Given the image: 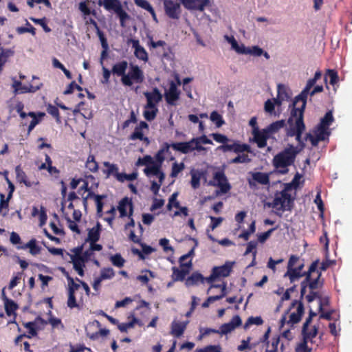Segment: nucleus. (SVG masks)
I'll return each instance as SVG.
<instances>
[{
	"label": "nucleus",
	"mask_w": 352,
	"mask_h": 352,
	"mask_svg": "<svg viewBox=\"0 0 352 352\" xmlns=\"http://www.w3.org/2000/svg\"><path fill=\"white\" fill-rule=\"evenodd\" d=\"M316 136H314L309 140L313 146H316L320 141H323L325 139L324 133L318 131L317 129L315 131Z\"/></svg>",
	"instance_id": "nucleus-56"
},
{
	"label": "nucleus",
	"mask_w": 352,
	"mask_h": 352,
	"mask_svg": "<svg viewBox=\"0 0 352 352\" xmlns=\"http://www.w3.org/2000/svg\"><path fill=\"white\" fill-rule=\"evenodd\" d=\"M21 248H23V249L29 248L30 253L32 255H36V254H39L41 250V248L36 245V240L35 239H32L31 240H30Z\"/></svg>",
	"instance_id": "nucleus-37"
},
{
	"label": "nucleus",
	"mask_w": 352,
	"mask_h": 352,
	"mask_svg": "<svg viewBox=\"0 0 352 352\" xmlns=\"http://www.w3.org/2000/svg\"><path fill=\"white\" fill-rule=\"evenodd\" d=\"M132 47L134 48V55L139 60L147 62L148 60V53L146 50L140 45V42L136 39H131Z\"/></svg>",
	"instance_id": "nucleus-19"
},
{
	"label": "nucleus",
	"mask_w": 352,
	"mask_h": 352,
	"mask_svg": "<svg viewBox=\"0 0 352 352\" xmlns=\"http://www.w3.org/2000/svg\"><path fill=\"white\" fill-rule=\"evenodd\" d=\"M188 324V321L179 322L173 320L171 323L170 334L175 338H179L184 333L186 327Z\"/></svg>",
	"instance_id": "nucleus-20"
},
{
	"label": "nucleus",
	"mask_w": 352,
	"mask_h": 352,
	"mask_svg": "<svg viewBox=\"0 0 352 352\" xmlns=\"http://www.w3.org/2000/svg\"><path fill=\"white\" fill-rule=\"evenodd\" d=\"M144 76L143 72L138 65H131L129 71L121 78L122 84L125 86L130 87L133 83H141L144 81Z\"/></svg>",
	"instance_id": "nucleus-6"
},
{
	"label": "nucleus",
	"mask_w": 352,
	"mask_h": 352,
	"mask_svg": "<svg viewBox=\"0 0 352 352\" xmlns=\"http://www.w3.org/2000/svg\"><path fill=\"white\" fill-rule=\"evenodd\" d=\"M179 89H168V91L165 92L164 96L168 104L175 105V101L179 98Z\"/></svg>",
	"instance_id": "nucleus-30"
},
{
	"label": "nucleus",
	"mask_w": 352,
	"mask_h": 352,
	"mask_svg": "<svg viewBox=\"0 0 352 352\" xmlns=\"http://www.w3.org/2000/svg\"><path fill=\"white\" fill-rule=\"evenodd\" d=\"M297 305L296 311L293 312L289 316V319L287 320V324H290L292 327L298 323L304 314V305L300 300H294L291 303L288 309L289 311Z\"/></svg>",
	"instance_id": "nucleus-9"
},
{
	"label": "nucleus",
	"mask_w": 352,
	"mask_h": 352,
	"mask_svg": "<svg viewBox=\"0 0 352 352\" xmlns=\"http://www.w3.org/2000/svg\"><path fill=\"white\" fill-rule=\"evenodd\" d=\"M213 178L216 183L210 182V184L219 187L222 193H227L231 189V186L223 171L214 173Z\"/></svg>",
	"instance_id": "nucleus-10"
},
{
	"label": "nucleus",
	"mask_w": 352,
	"mask_h": 352,
	"mask_svg": "<svg viewBox=\"0 0 352 352\" xmlns=\"http://www.w3.org/2000/svg\"><path fill=\"white\" fill-rule=\"evenodd\" d=\"M101 226L100 223H97L96 226L90 230L88 232L87 239L86 241L89 242H97L100 236V228Z\"/></svg>",
	"instance_id": "nucleus-31"
},
{
	"label": "nucleus",
	"mask_w": 352,
	"mask_h": 352,
	"mask_svg": "<svg viewBox=\"0 0 352 352\" xmlns=\"http://www.w3.org/2000/svg\"><path fill=\"white\" fill-rule=\"evenodd\" d=\"M99 4L102 5L108 11H113L120 19V25L125 27V22L130 19V16L123 10L120 0H103Z\"/></svg>",
	"instance_id": "nucleus-3"
},
{
	"label": "nucleus",
	"mask_w": 352,
	"mask_h": 352,
	"mask_svg": "<svg viewBox=\"0 0 352 352\" xmlns=\"http://www.w3.org/2000/svg\"><path fill=\"white\" fill-rule=\"evenodd\" d=\"M191 181L190 184L193 189H197L200 186V180L203 176V173L199 170H192L190 171Z\"/></svg>",
	"instance_id": "nucleus-34"
},
{
	"label": "nucleus",
	"mask_w": 352,
	"mask_h": 352,
	"mask_svg": "<svg viewBox=\"0 0 352 352\" xmlns=\"http://www.w3.org/2000/svg\"><path fill=\"white\" fill-rule=\"evenodd\" d=\"M186 144L188 146L190 152H192L195 150L197 151H203L204 148L201 145H199V142H197V139L193 138L188 142H185Z\"/></svg>",
	"instance_id": "nucleus-50"
},
{
	"label": "nucleus",
	"mask_w": 352,
	"mask_h": 352,
	"mask_svg": "<svg viewBox=\"0 0 352 352\" xmlns=\"http://www.w3.org/2000/svg\"><path fill=\"white\" fill-rule=\"evenodd\" d=\"M173 270V279L175 281H182L185 280L186 275L189 273L190 268L182 267L179 269L176 267L172 268Z\"/></svg>",
	"instance_id": "nucleus-29"
},
{
	"label": "nucleus",
	"mask_w": 352,
	"mask_h": 352,
	"mask_svg": "<svg viewBox=\"0 0 352 352\" xmlns=\"http://www.w3.org/2000/svg\"><path fill=\"white\" fill-rule=\"evenodd\" d=\"M120 217H128L130 218L133 213V206L131 199L127 197L122 199L118 206Z\"/></svg>",
	"instance_id": "nucleus-11"
},
{
	"label": "nucleus",
	"mask_w": 352,
	"mask_h": 352,
	"mask_svg": "<svg viewBox=\"0 0 352 352\" xmlns=\"http://www.w3.org/2000/svg\"><path fill=\"white\" fill-rule=\"evenodd\" d=\"M277 96L273 98L277 106H280L283 101L288 100L289 96L287 92V89H277Z\"/></svg>",
	"instance_id": "nucleus-38"
},
{
	"label": "nucleus",
	"mask_w": 352,
	"mask_h": 352,
	"mask_svg": "<svg viewBox=\"0 0 352 352\" xmlns=\"http://www.w3.org/2000/svg\"><path fill=\"white\" fill-rule=\"evenodd\" d=\"M319 260H316L311 264L307 272H305V278L301 282L300 286V298H302L306 293V289L309 287L311 274L316 271L318 266Z\"/></svg>",
	"instance_id": "nucleus-15"
},
{
	"label": "nucleus",
	"mask_w": 352,
	"mask_h": 352,
	"mask_svg": "<svg viewBox=\"0 0 352 352\" xmlns=\"http://www.w3.org/2000/svg\"><path fill=\"white\" fill-rule=\"evenodd\" d=\"M127 67V61L122 60L113 65L111 69V72L113 75L121 77V78H124V76L126 75Z\"/></svg>",
	"instance_id": "nucleus-25"
},
{
	"label": "nucleus",
	"mask_w": 352,
	"mask_h": 352,
	"mask_svg": "<svg viewBox=\"0 0 352 352\" xmlns=\"http://www.w3.org/2000/svg\"><path fill=\"white\" fill-rule=\"evenodd\" d=\"M298 133L295 135L296 141L298 142V144L300 146L301 148H304L305 144L304 140L302 139V134L305 129V125L298 124Z\"/></svg>",
	"instance_id": "nucleus-60"
},
{
	"label": "nucleus",
	"mask_w": 352,
	"mask_h": 352,
	"mask_svg": "<svg viewBox=\"0 0 352 352\" xmlns=\"http://www.w3.org/2000/svg\"><path fill=\"white\" fill-rule=\"evenodd\" d=\"M312 348L309 347L305 342L298 343L296 348L295 352H311Z\"/></svg>",
	"instance_id": "nucleus-64"
},
{
	"label": "nucleus",
	"mask_w": 352,
	"mask_h": 352,
	"mask_svg": "<svg viewBox=\"0 0 352 352\" xmlns=\"http://www.w3.org/2000/svg\"><path fill=\"white\" fill-rule=\"evenodd\" d=\"M144 96L147 100L144 108L157 107V104L162 100V97L159 89H153L152 92H145Z\"/></svg>",
	"instance_id": "nucleus-16"
},
{
	"label": "nucleus",
	"mask_w": 352,
	"mask_h": 352,
	"mask_svg": "<svg viewBox=\"0 0 352 352\" xmlns=\"http://www.w3.org/2000/svg\"><path fill=\"white\" fill-rule=\"evenodd\" d=\"M210 119L217 127H221L225 123L222 116L217 111H213L210 113Z\"/></svg>",
	"instance_id": "nucleus-45"
},
{
	"label": "nucleus",
	"mask_w": 352,
	"mask_h": 352,
	"mask_svg": "<svg viewBox=\"0 0 352 352\" xmlns=\"http://www.w3.org/2000/svg\"><path fill=\"white\" fill-rule=\"evenodd\" d=\"M277 228H272L267 230V232L260 233L257 234L258 241L261 243H264L271 236L272 233Z\"/></svg>",
	"instance_id": "nucleus-61"
},
{
	"label": "nucleus",
	"mask_w": 352,
	"mask_h": 352,
	"mask_svg": "<svg viewBox=\"0 0 352 352\" xmlns=\"http://www.w3.org/2000/svg\"><path fill=\"white\" fill-rule=\"evenodd\" d=\"M160 168V164H157L156 162H154L151 165L146 166L144 169V173L147 177H149L151 175H155L157 173H159V170Z\"/></svg>",
	"instance_id": "nucleus-41"
},
{
	"label": "nucleus",
	"mask_w": 352,
	"mask_h": 352,
	"mask_svg": "<svg viewBox=\"0 0 352 352\" xmlns=\"http://www.w3.org/2000/svg\"><path fill=\"white\" fill-rule=\"evenodd\" d=\"M310 89H302V92L299 94V96L296 98V100L294 103L295 105L298 104V102L301 101L302 105L300 107L296 108V111H298V117L296 118L295 124L294 126H290L288 129H287L286 134L288 137H294L298 133V124L305 125L303 121V115L305 109L307 104V96L309 94Z\"/></svg>",
	"instance_id": "nucleus-2"
},
{
	"label": "nucleus",
	"mask_w": 352,
	"mask_h": 352,
	"mask_svg": "<svg viewBox=\"0 0 352 352\" xmlns=\"http://www.w3.org/2000/svg\"><path fill=\"white\" fill-rule=\"evenodd\" d=\"M47 112L54 117L58 122H60L59 110L56 106L49 104L47 107Z\"/></svg>",
	"instance_id": "nucleus-51"
},
{
	"label": "nucleus",
	"mask_w": 352,
	"mask_h": 352,
	"mask_svg": "<svg viewBox=\"0 0 352 352\" xmlns=\"http://www.w3.org/2000/svg\"><path fill=\"white\" fill-rule=\"evenodd\" d=\"M137 176H138V174L136 173H133L131 174L120 173V174L118 175L117 180L120 182H124L125 180L133 181L137 178Z\"/></svg>",
	"instance_id": "nucleus-57"
},
{
	"label": "nucleus",
	"mask_w": 352,
	"mask_h": 352,
	"mask_svg": "<svg viewBox=\"0 0 352 352\" xmlns=\"http://www.w3.org/2000/svg\"><path fill=\"white\" fill-rule=\"evenodd\" d=\"M158 112L157 107L154 108H145L144 111L143 115L144 118L148 121L153 120Z\"/></svg>",
	"instance_id": "nucleus-47"
},
{
	"label": "nucleus",
	"mask_w": 352,
	"mask_h": 352,
	"mask_svg": "<svg viewBox=\"0 0 352 352\" xmlns=\"http://www.w3.org/2000/svg\"><path fill=\"white\" fill-rule=\"evenodd\" d=\"M85 104V103L84 102H80L74 109V113H80L84 118L89 119L91 117V113L90 111L87 112L86 109L84 108Z\"/></svg>",
	"instance_id": "nucleus-44"
},
{
	"label": "nucleus",
	"mask_w": 352,
	"mask_h": 352,
	"mask_svg": "<svg viewBox=\"0 0 352 352\" xmlns=\"http://www.w3.org/2000/svg\"><path fill=\"white\" fill-rule=\"evenodd\" d=\"M322 78V73L320 71H317L315 73L314 77L310 78L305 85V88H323L322 85H315L317 80Z\"/></svg>",
	"instance_id": "nucleus-40"
},
{
	"label": "nucleus",
	"mask_w": 352,
	"mask_h": 352,
	"mask_svg": "<svg viewBox=\"0 0 352 352\" xmlns=\"http://www.w3.org/2000/svg\"><path fill=\"white\" fill-rule=\"evenodd\" d=\"M65 275L68 281V292H72L75 294L76 291L80 288V285L74 282V278L69 275L68 272H65Z\"/></svg>",
	"instance_id": "nucleus-49"
},
{
	"label": "nucleus",
	"mask_w": 352,
	"mask_h": 352,
	"mask_svg": "<svg viewBox=\"0 0 352 352\" xmlns=\"http://www.w3.org/2000/svg\"><path fill=\"white\" fill-rule=\"evenodd\" d=\"M67 307L70 309L78 308L80 309L83 305V301L80 299L78 302L76 301L75 294L68 292V299L67 302Z\"/></svg>",
	"instance_id": "nucleus-35"
},
{
	"label": "nucleus",
	"mask_w": 352,
	"mask_h": 352,
	"mask_svg": "<svg viewBox=\"0 0 352 352\" xmlns=\"http://www.w3.org/2000/svg\"><path fill=\"white\" fill-rule=\"evenodd\" d=\"M329 80V84L333 87H335L339 80V76L338 72L335 69H327L324 76V81L326 83V88H329L327 85V81Z\"/></svg>",
	"instance_id": "nucleus-26"
},
{
	"label": "nucleus",
	"mask_w": 352,
	"mask_h": 352,
	"mask_svg": "<svg viewBox=\"0 0 352 352\" xmlns=\"http://www.w3.org/2000/svg\"><path fill=\"white\" fill-rule=\"evenodd\" d=\"M185 168L184 164L181 162L179 164L175 162L172 165V169L170 173L171 177H176L178 174L182 171Z\"/></svg>",
	"instance_id": "nucleus-54"
},
{
	"label": "nucleus",
	"mask_w": 352,
	"mask_h": 352,
	"mask_svg": "<svg viewBox=\"0 0 352 352\" xmlns=\"http://www.w3.org/2000/svg\"><path fill=\"white\" fill-rule=\"evenodd\" d=\"M45 116V113L43 112H39L38 113V116L36 113L31 111L28 113V116L32 118V121L30 122L28 129V133H30L34 127L40 122L41 119Z\"/></svg>",
	"instance_id": "nucleus-33"
},
{
	"label": "nucleus",
	"mask_w": 352,
	"mask_h": 352,
	"mask_svg": "<svg viewBox=\"0 0 352 352\" xmlns=\"http://www.w3.org/2000/svg\"><path fill=\"white\" fill-rule=\"evenodd\" d=\"M333 116L331 111L327 112L324 116L320 120V122L317 126L316 129L318 131H320L327 135H329L328 131L329 126L333 122Z\"/></svg>",
	"instance_id": "nucleus-17"
},
{
	"label": "nucleus",
	"mask_w": 352,
	"mask_h": 352,
	"mask_svg": "<svg viewBox=\"0 0 352 352\" xmlns=\"http://www.w3.org/2000/svg\"><path fill=\"white\" fill-rule=\"evenodd\" d=\"M110 260L114 266L118 267H123L125 263V260L120 254H116L111 256Z\"/></svg>",
	"instance_id": "nucleus-52"
},
{
	"label": "nucleus",
	"mask_w": 352,
	"mask_h": 352,
	"mask_svg": "<svg viewBox=\"0 0 352 352\" xmlns=\"http://www.w3.org/2000/svg\"><path fill=\"white\" fill-rule=\"evenodd\" d=\"M155 162L153 161L152 157L151 155H145L143 157H139L138 161L135 163L137 166H150L153 164Z\"/></svg>",
	"instance_id": "nucleus-53"
},
{
	"label": "nucleus",
	"mask_w": 352,
	"mask_h": 352,
	"mask_svg": "<svg viewBox=\"0 0 352 352\" xmlns=\"http://www.w3.org/2000/svg\"><path fill=\"white\" fill-rule=\"evenodd\" d=\"M294 199L292 198L291 195L288 192L287 188H285L280 192L275 195V197L271 206L273 208H276L280 210H291L293 205Z\"/></svg>",
	"instance_id": "nucleus-4"
},
{
	"label": "nucleus",
	"mask_w": 352,
	"mask_h": 352,
	"mask_svg": "<svg viewBox=\"0 0 352 352\" xmlns=\"http://www.w3.org/2000/svg\"><path fill=\"white\" fill-rule=\"evenodd\" d=\"M206 278L201 273L195 272L186 279L185 285L187 287L197 285L206 281Z\"/></svg>",
	"instance_id": "nucleus-24"
},
{
	"label": "nucleus",
	"mask_w": 352,
	"mask_h": 352,
	"mask_svg": "<svg viewBox=\"0 0 352 352\" xmlns=\"http://www.w3.org/2000/svg\"><path fill=\"white\" fill-rule=\"evenodd\" d=\"M251 162V158L247 154L238 155L234 158L232 159L230 162L231 164L239 163H249Z\"/></svg>",
	"instance_id": "nucleus-58"
},
{
	"label": "nucleus",
	"mask_w": 352,
	"mask_h": 352,
	"mask_svg": "<svg viewBox=\"0 0 352 352\" xmlns=\"http://www.w3.org/2000/svg\"><path fill=\"white\" fill-rule=\"evenodd\" d=\"M305 275V272H300L297 271L294 267H287V271L285 273V276H289L290 281L292 283Z\"/></svg>",
	"instance_id": "nucleus-36"
},
{
	"label": "nucleus",
	"mask_w": 352,
	"mask_h": 352,
	"mask_svg": "<svg viewBox=\"0 0 352 352\" xmlns=\"http://www.w3.org/2000/svg\"><path fill=\"white\" fill-rule=\"evenodd\" d=\"M115 276V272L111 267H104L100 271V278L104 280L111 279Z\"/></svg>",
	"instance_id": "nucleus-48"
},
{
	"label": "nucleus",
	"mask_w": 352,
	"mask_h": 352,
	"mask_svg": "<svg viewBox=\"0 0 352 352\" xmlns=\"http://www.w3.org/2000/svg\"><path fill=\"white\" fill-rule=\"evenodd\" d=\"M181 2L187 10L203 12L209 5L210 0H181Z\"/></svg>",
	"instance_id": "nucleus-13"
},
{
	"label": "nucleus",
	"mask_w": 352,
	"mask_h": 352,
	"mask_svg": "<svg viewBox=\"0 0 352 352\" xmlns=\"http://www.w3.org/2000/svg\"><path fill=\"white\" fill-rule=\"evenodd\" d=\"M252 133L253 135V141L256 144L258 148H262L267 146V141L270 138V136L265 129L262 130L254 129V130L252 131Z\"/></svg>",
	"instance_id": "nucleus-12"
},
{
	"label": "nucleus",
	"mask_w": 352,
	"mask_h": 352,
	"mask_svg": "<svg viewBox=\"0 0 352 352\" xmlns=\"http://www.w3.org/2000/svg\"><path fill=\"white\" fill-rule=\"evenodd\" d=\"M252 179H248L250 186H255V182L261 185H268L270 184V175L263 172H250Z\"/></svg>",
	"instance_id": "nucleus-14"
},
{
	"label": "nucleus",
	"mask_w": 352,
	"mask_h": 352,
	"mask_svg": "<svg viewBox=\"0 0 352 352\" xmlns=\"http://www.w3.org/2000/svg\"><path fill=\"white\" fill-rule=\"evenodd\" d=\"M100 322L95 320L90 322L86 328V334L92 340H98L100 336L106 337L109 334V330L101 329Z\"/></svg>",
	"instance_id": "nucleus-7"
},
{
	"label": "nucleus",
	"mask_w": 352,
	"mask_h": 352,
	"mask_svg": "<svg viewBox=\"0 0 352 352\" xmlns=\"http://www.w3.org/2000/svg\"><path fill=\"white\" fill-rule=\"evenodd\" d=\"M134 3L138 7H140L148 12L152 11V9L153 8L150 3L146 0H134Z\"/></svg>",
	"instance_id": "nucleus-62"
},
{
	"label": "nucleus",
	"mask_w": 352,
	"mask_h": 352,
	"mask_svg": "<svg viewBox=\"0 0 352 352\" xmlns=\"http://www.w3.org/2000/svg\"><path fill=\"white\" fill-rule=\"evenodd\" d=\"M86 168L92 173H96L98 170V164L93 155H89L86 162Z\"/></svg>",
	"instance_id": "nucleus-39"
},
{
	"label": "nucleus",
	"mask_w": 352,
	"mask_h": 352,
	"mask_svg": "<svg viewBox=\"0 0 352 352\" xmlns=\"http://www.w3.org/2000/svg\"><path fill=\"white\" fill-rule=\"evenodd\" d=\"M234 152L236 153H240L243 152L250 153L251 147L247 144H240L238 142H234Z\"/></svg>",
	"instance_id": "nucleus-43"
},
{
	"label": "nucleus",
	"mask_w": 352,
	"mask_h": 352,
	"mask_svg": "<svg viewBox=\"0 0 352 352\" xmlns=\"http://www.w3.org/2000/svg\"><path fill=\"white\" fill-rule=\"evenodd\" d=\"M241 324V318L236 315L234 316L228 323H224L220 327V333L226 335L234 330L236 327Z\"/></svg>",
	"instance_id": "nucleus-18"
},
{
	"label": "nucleus",
	"mask_w": 352,
	"mask_h": 352,
	"mask_svg": "<svg viewBox=\"0 0 352 352\" xmlns=\"http://www.w3.org/2000/svg\"><path fill=\"white\" fill-rule=\"evenodd\" d=\"M53 65L56 68L61 69L68 79H72L71 72L65 68V67L56 58L53 59Z\"/></svg>",
	"instance_id": "nucleus-59"
},
{
	"label": "nucleus",
	"mask_w": 352,
	"mask_h": 352,
	"mask_svg": "<svg viewBox=\"0 0 352 352\" xmlns=\"http://www.w3.org/2000/svg\"><path fill=\"white\" fill-rule=\"evenodd\" d=\"M318 333V327L316 326H314L312 329L309 331V329H306L305 331L302 330V340L300 342V343H304L307 344L308 345V342H310L311 344H314V338H315Z\"/></svg>",
	"instance_id": "nucleus-21"
},
{
	"label": "nucleus",
	"mask_w": 352,
	"mask_h": 352,
	"mask_svg": "<svg viewBox=\"0 0 352 352\" xmlns=\"http://www.w3.org/2000/svg\"><path fill=\"white\" fill-rule=\"evenodd\" d=\"M103 165L107 168L106 170H103V173L106 175V177L108 178L111 175H113L116 179L118 178V175L120 174L118 172V166L117 164H111L109 162H104Z\"/></svg>",
	"instance_id": "nucleus-32"
},
{
	"label": "nucleus",
	"mask_w": 352,
	"mask_h": 352,
	"mask_svg": "<svg viewBox=\"0 0 352 352\" xmlns=\"http://www.w3.org/2000/svg\"><path fill=\"white\" fill-rule=\"evenodd\" d=\"M164 9L167 16L172 19H179L182 9L180 3L173 0H164Z\"/></svg>",
	"instance_id": "nucleus-8"
},
{
	"label": "nucleus",
	"mask_w": 352,
	"mask_h": 352,
	"mask_svg": "<svg viewBox=\"0 0 352 352\" xmlns=\"http://www.w3.org/2000/svg\"><path fill=\"white\" fill-rule=\"evenodd\" d=\"M234 262L226 261L223 265L214 266L212 269L210 275L206 277V282L212 283L219 278H226L229 276L232 271Z\"/></svg>",
	"instance_id": "nucleus-5"
},
{
	"label": "nucleus",
	"mask_w": 352,
	"mask_h": 352,
	"mask_svg": "<svg viewBox=\"0 0 352 352\" xmlns=\"http://www.w3.org/2000/svg\"><path fill=\"white\" fill-rule=\"evenodd\" d=\"M299 150L293 145H289V147L285 148L283 151L280 152L274 157L272 163L276 168H284L280 170V173L285 174L287 173V167L294 163L296 157L299 153Z\"/></svg>",
	"instance_id": "nucleus-1"
},
{
	"label": "nucleus",
	"mask_w": 352,
	"mask_h": 352,
	"mask_svg": "<svg viewBox=\"0 0 352 352\" xmlns=\"http://www.w3.org/2000/svg\"><path fill=\"white\" fill-rule=\"evenodd\" d=\"M16 178L17 182L23 184L27 187H31L32 183L28 179V177L21 166H16L15 168Z\"/></svg>",
	"instance_id": "nucleus-28"
},
{
	"label": "nucleus",
	"mask_w": 352,
	"mask_h": 352,
	"mask_svg": "<svg viewBox=\"0 0 352 352\" xmlns=\"http://www.w3.org/2000/svg\"><path fill=\"white\" fill-rule=\"evenodd\" d=\"M4 305L8 316H11L18 308L16 303L11 299H6Z\"/></svg>",
	"instance_id": "nucleus-46"
},
{
	"label": "nucleus",
	"mask_w": 352,
	"mask_h": 352,
	"mask_svg": "<svg viewBox=\"0 0 352 352\" xmlns=\"http://www.w3.org/2000/svg\"><path fill=\"white\" fill-rule=\"evenodd\" d=\"M70 256L72 260L74 269L76 271L81 270L85 267V261H83L81 257H78L77 256L73 255H70Z\"/></svg>",
	"instance_id": "nucleus-55"
},
{
	"label": "nucleus",
	"mask_w": 352,
	"mask_h": 352,
	"mask_svg": "<svg viewBox=\"0 0 352 352\" xmlns=\"http://www.w3.org/2000/svg\"><path fill=\"white\" fill-rule=\"evenodd\" d=\"M91 197H94L95 199L97 207V213L100 216L102 214L103 208V202L102 200L105 198V195H95L93 192H89L87 196L83 198V204L86 206L87 204V199Z\"/></svg>",
	"instance_id": "nucleus-22"
},
{
	"label": "nucleus",
	"mask_w": 352,
	"mask_h": 352,
	"mask_svg": "<svg viewBox=\"0 0 352 352\" xmlns=\"http://www.w3.org/2000/svg\"><path fill=\"white\" fill-rule=\"evenodd\" d=\"M171 148L174 151H179L184 154H187V153H190L189 149L188 148V146L186 144L185 142H173L171 144Z\"/></svg>",
	"instance_id": "nucleus-42"
},
{
	"label": "nucleus",
	"mask_w": 352,
	"mask_h": 352,
	"mask_svg": "<svg viewBox=\"0 0 352 352\" xmlns=\"http://www.w3.org/2000/svg\"><path fill=\"white\" fill-rule=\"evenodd\" d=\"M285 126V121L284 120H280L271 123L265 128V129L271 138L272 135L278 133Z\"/></svg>",
	"instance_id": "nucleus-27"
},
{
	"label": "nucleus",
	"mask_w": 352,
	"mask_h": 352,
	"mask_svg": "<svg viewBox=\"0 0 352 352\" xmlns=\"http://www.w3.org/2000/svg\"><path fill=\"white\" fill-rule=\"evenodd\" d=\"M177 195H178L177 192H174L169 198L168 204L167 205V208L168 210H170L172 206H173L176 208H179V205H180L179 202L178 201H177Z\"/></svg>",
	"instance_id": "nucleus-63"
},
{
	"label": "nucleus",
	"mask_w": 352,
	"mask_h": 352,
	"mask_svg": "<svg viewBox=\"0 0 352 352\" xmlns=\"http://www.w3.org/2000/svg\"><path fill=\"white\" fill-rule=\"evenodd\" d=\"M15 54L14 47L3 48L1 47L0 52V72L2 71L3 66L8 61L9 58L14 56Z\"/></svg>",
	"instance_id": "nucleus-23"
}]
</instances>
